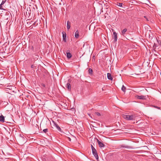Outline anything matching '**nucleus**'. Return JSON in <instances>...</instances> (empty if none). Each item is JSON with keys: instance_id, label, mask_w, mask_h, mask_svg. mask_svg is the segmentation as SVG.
<instances>
[{"instance_id": "1", "label": "nucleus", "mask_w": 161, "mask_h": 161, "mask_svg": "<svg viewBox=\"0 0 161 161\" xmlns=\"http://www.w3.org/2000/svg\"><path fill=\"white\" fill-rule=\"evenodd\" d=\"M122 117L127 120H132L135 119L136 116L135 114H132L131 115L123 114L122 115Z\"/></svg>"}, {"instance_id": "2", "label": "nucleus", "mask_w": 161, "mask_h": 161, "mask_svg": "<svg viewBox=\"0 0 161 161\" xmlns=\"http://www.w3.org/2000/svg\"><path fill=\"white\" fill-rule=\"evenodd\" d=\"M53 123V126L56 127V129L59 131H61V129L60 127L55 122H54L53 121H52Z\"/></svg>"}, {"instance_id": "3", "label": "nucleus", "mask_w": 161, "mask_h": 161, "mask_svg": "<svg viewBox=\"0 0 161 161\" xmlns=\"http://www.w3.org/2000/svg\"><path fill=\"white\" fill-rule=\"evenodd\" d=\"M92 153L96 158L97 160L98 159V156L96 149H93L92 150Z\"/></svg>"}, {"instance_id": "4", "label": "nucleus", "mask_w": 161, "mask_h": 161, "mask_svg": "<svg viewBox=\"0 0 161 161\" xmlns=\"http://www.w3.org/2000/svg\"><path fill=\"white\" fill-rule=\"evenodd\" d=\"M113 37L114 39V42H115L117 41V34L115 31H114L113 32Z\"/></svg>"}, {"instance_id": "5", "label": "nucleus", "mask_w": 161, "mask_h": 161, "mask_svg": "<svg viewBox=\"0 0 161 161\" xmlns=\"http://www.w3.org/2000/svg\"><path fill=\"white\" fill-rule=\"evenodd\" d=\"M97 142L98 144V145L100 147H104L105 145L103 143L101 142L100 141L98 140H97Z\"/></svg>"}, {"instance_id": "6", "label": "nucleus", "mask_w": 161, "mask_h": 161, "mask_svg": "<svg viewBox=\"0 0 161 161\" xmlns=\"http://www.w3.org/2000/svg\"><path fill=\"white\" fill-rule=\"evenodd\" d=\"M136 98L140 99H145L146 96L141 95V96H136Z\"/></svg>"}, {"instance_id": "7", "label": "nucleus", "mask_w": 161, "mask_h": 161, "mask_svg": "<svg viewBox=\"0 0 161 161\" xmlns=\"http://www.w3.org/2000/svg\"><path fill=\"white\" fill-rule=\"evenodd\" d=\"M107 77L109 80H112L113 79L112 77L111 76V74H110V73H107Z\"/></svg>"}, {"instance_id": "8", "label": "nucleus", "mask_w": 161, "mask_h": 161, "mask_svg": "<svg viewBox=\"0 0 161 161\" xmlns=\"http://www.w3.org/2000/svg\"><path fill=\"white\" fill-rule=\"evenodd\" d=\"M66 87H67L68 90L69 91H70L71 90L70 85L69 83H67Z\"/></svg>"}, {"instance_id": "9", "label": "nucleus", "mask_w": 161, "mask_h": 161, "mask_svg": "<svg viewBox=\"0 0 161 161\" xmlns=\"http://www.w3.org/2000/svg\"><path fill=\"white\" fill-rule=\"evenodd\" d=\"M75 37L76 38H77L79 37V31H76L75 33Z\"/></svg>"}, {"instance_id": "10", "label": "nucleus", "mask_w": 161, "mask_h": 161, "mask_svg": "<svg viewBox=\"0 0 161 161\" xmlns=\"http://www.w3.org/2000/svg\"><path fill=\"white\" fill-rule=\"evenodd\" d=\"M121 147L123 148H132L130 146H129L126 145H121Z\"/></svg>"}, {"instance_id": "11", "label": "nucleus", "mask_w": 161, "mask_h": 161, "mask_svg": "<svg viewBox=\"0 0 161 161\" xmlns=\"http://www.w3.org/2000/svg\"><path fill=\"white\" fill-rule=\"evenodd\" d=\"M67 29L69 30L70 29V22L68 21L67 22Z\"/></svg>"}, {"instance_id": "12", "label": "nucleus", "mask_w": 161, "mask_h": 161, "mask_svg": "<svg viewBox=\"0 0 161 161\" xmlns=\"http://www.w3.org/2000/svg\"><path fill=\"white\" fill-rule=\"evenodd\" d=\"M63 40L64 42H66V34L63 33Z\"/></svg>"}, {"instance_id": "13", "label": "nucleus", "mask_w": 161, "mask_h": 161, "mask_svg": "<svg viewBox=\"0 0 161 161\" xmlns=\"http://www.w3.org/2000/svg\"><path fill=\"white\" fill-rule=\"evenodd\" d=\"M4 118L3 115L0 116V121L1 122H3L4 121Z\"/></svg>"}, {"instance_id": "14", "label": "nucleus", "mask_w": 161, "mask_h": 161, "mask_svg": "<svg viewBox=\"0 0 161 161\" xmlns=\"http://www.w3.org/2000/svg\"><path fill=\"white\" fill-rule=\"evenodd\" d=\"M127 30L126 28L124 29L122 31V34L123 35L125 34V32L127 31Z\"/></svg>"}, {"instance_id": "15", "label": "nucleus", "mask_w": 161, "mask_h": 161, "mask_svg": "<svg viewBox=\"0 0 161 161\" xmlns=\"http://www.w3.org/2000/svg\"><path fill=\"white\" fill-rule=\"evenodd\" d=\"M71 54L70 53H67V56L68 58H69L71 57Z\"/></svg>"}, {"instance_id": "16", "label": "nucleus", "mask_w": 161, "mask_h": 161, "mask_svg": "<svg viewBox=\"0 0 161 161\" xmlns=\"http://www.w3.org/2000/svg\"><path fill=\"white\" fill-rule=\"evenodd\" d=\"M121 90L124 92H125L126 88L124 85H123L121 88Z\"/></svg>"}, {"instance_id": "17", "label": "nucleus", "mask_w": 161, "mask_h": 161, "mask_svg": "<svg viewBox=\"0 0 161 161\" xmlns=\"http://www.w3.org/2000/svg\"><path fill=\"white\" fill-rule=\"evenodd\" d=\"M0 9L5 10L3 8V5L0 4Z\"/></svg>"}, {"instance_id": "18", "label": "nucleus", "mask_w": 161, "mask_h": 161, "mask_svg": "<svg viewBox=\"0 0 161 161\" xmlns=\"http://www.w3.org/2000/svg\"><path fill=\"white\" fill-rule=\"evenodd\" d=\"M122 3H119L117 4V5L120 7H121L122 6Z\"/></svg>"}, {"instance_id": "19", "label": "nucleus", "mask_w": 161, "mask_h": 161, "mask_svg": "<svg viewBox=\"0 0 161 161\" xmlns=\"http://www.w3.org/2000/svg\"><path fill=\"white\" fill-rule=\"evenodd\" d=\"M43 132L45 133H46L48 131V129H44L43 130Z\"/></svg>"}, {"instance_id": "20", "label": "nucleus", "mask_w": 161, "mask_h": 161, "mask_svg": "<svg viewBox=\"0 0 161 161\" xmlns=\"http://www.w3.org/2000/svg\"><path fill=\"white\" fill-rule=\"evenodd\" d=\"M89 73H92L93 72V70L92 69L90 68L89 70Z\"/></svg>"}, {"instance_id": "21", "label": "nucleus", "mask_w": 161, "mask_h": 161, "mask_svg": "<svg viewBox=\"0 0 161 161\" xmlns=\"http://www.w3.org/2000/svg\"><path fill=\"white\" fill-rule=\"evenodd\" d=\"M5 2H6V0H5V1L3 0L2 1V2L1 4L2 5H3L4 4V3H5Z\"/></svg>"}, {"instance_id": "22", "label": "nucleus", "mask_w": 161, "mask_h": 161, "mask_svg": "<svg viewBox=\"0 0 161 161\" xmlns=\"http://www.w3.org/2000/svg\"><path fill=\"white\" fill-rule=\"evenodd\" d=\"M95 114L97 116H100V113L98 112H95Z\"/></svg>"}, {"instance_id": "23", "label": "nucleus", "mask_w": 161, "mask_h": 161, "mask_svg": "<svg viewBox=\"0 0 161 161\" xmlns=\"http://www.w3.org/2000/svg\"><path fill=\"white\" fill-rule=\"evenodd\" d=\"M144 18H145L146 19V20H147V21H148L149 20V19H148L147 17V16H144Z\"/></svg>"}, {"instance_id": "24", "label": "nucleus", "mask_w": 161, "mask_h": 161, "mask_svg": "<svg viewBox=\"0 0 161 161\" xmlns=\"http://www.w3.org/2000/svg\"><path fill=\"white\" fill-rule=\"evenodd\" d=\"M91 148H92V150H93V149H95V148L93 147V146L92 145H91Z\"/></svg>"}, {"instance_id": "25", "label": "nucleus", "mask_w": 161, "mask_h": 161, "mask_svg": "<svg viewBox=\"0 0 161 161\" xmlns=\"http://www.w3.org/2000/svg\"><path fill=\"white\" fill-rule=\"evenodd\" d=\"M155 108H158V109H160V108L159 107H158V106H155Z\"/></svg>"}, {"instance_id": "26", "label": "nucleus", "mask_w": 161, "mask_h": 161, "mask_svg": "<svg viewBox=\"0 0 161 161\" xmlns=\"http://www.w3.org/2000/svg\"><path fill=\"white\" fill-rule=\"evenodd\" d=\"M31 67L32 68H34V65H32L31 66Z\"/></svg>"}, {"instance_id": "27", "label": "nucleus", "mask_w": 161, "mask_h": 161, "mask_svg": "<svg viewBox=\"0 0 161 161\" xmlns=\"http://www.w3.org/2000/svg\"><path fill=\"white\" fill-rule=\"evenodd\" d=\"M85 44H84L83 45V47H85Z\"/></svg>"}, {"instance_id": "28", "label": "nucleus", "mask_w": 161, "mask_h": 161, "mask_svg": "<svg viewBox=\"0 0 161 161\" xmlns=\"http://www.w3.org/2000/svg\"><path fill=\"white\" fill-rule=\"evenodd\" d=\"M43 86H44V87H45V85H43Z\"/></svg>"}]
</instances>
